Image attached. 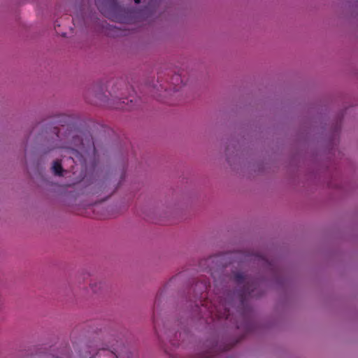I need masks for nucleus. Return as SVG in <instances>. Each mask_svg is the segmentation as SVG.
I'll return each mask as SVG.
<instances>
[{
	"mask_svg": "<svg viewBox=\"0 0 358 358\" xmlns=\"http://www.w3.org/2000/svg\"><path fill=\"white\" fill-rule=\"evenodd\" d=\"M208 287H210V282L206 278H201L195 283L193 289L196 306H201L202 308L206 309L212 317L229 320L231 303L222 299H220L218 304L212 301H209L207 294H205Z\"/></svg>",
	"mask_w": 358,
	"mask_h": 358,
	"instance_id": "1",
	"label": "nucleus"
},
{
	"mask_svg": "<svg viewBox=\"0 0 358 358\" xmlns=\"http://www.w3.org/2000/svg\"><path fill=\"white\" fill-rule=\"evenodd\" d=\"M63 149L64 157H69L75 163L84 162L85 155L88 154L91 151L92 152H95V147L92 136L83 134H73L71 145Z\"/></svg>",
	"mask_w": 358,
	"mask_h": 358,
	"instance_id": "2",
	"label": "nucleus"
},
{
	"mask_svg": "<svg viewBox=\"0 0 358 358\" xmlns=\"http://www.w3.org/2000/svg\"><path fill=\"white\" fill-rule=\"evenodd\" d=\"M233 279L238 286H241L238 294L242 304L248 296H255V289L258 286V282L256 280L248 278L240 272L234 273Z\"/></svg>",
	"mask_w": 358,
	"mask_h": 358,
	"instance_id": "3",
	"label": "nucleus"
},
{
	"mask_svg": "<svg viewBox=\"0 0 358 358\" xmlns=\"http://www.w3.org/2000/svg\"><path fill=\"white\" fill-rule=\"evenodd\" d=\"M171 86L172 89L167 90L166 87H164L162 84L159 85V87L161 90H164V94H159V96L165 97L167 94H169L170 91L173 90V92H177L180 90V84H182V80L181 78V76L179 74H175L172 76L171 79Z\"/></svg>",
	"mask_w": 358,
	"mask_h": 358,
	"instance_id": "4",
	"label": "nucleus"
},
{
	"mask_svg": "<svg viewBox=\"0 0 358 358\" xmlns=\"http://www.w3.org/2000/svg\"><path fill=\"white\" fill-rule=\"evenodd\" d=\"M108 349L115 358H132L131 353L124 345H120L117 348L110 346Z\"/></svg>",
	"mask_w": 358,
	"mask_h": 358,
	"instance_id": "5",
	"label": "nucleus"
},
{
	"mask_svg": "<svg viewBox=\"0 0 358 358\" xmlns=\"http://www.w3.org/2000/svg\"><path fill=\"white\" fill-rule=\"evenodd\" d=\"M59 120L58 121L59 123V125L62 127H66V129L69 131L70 132H72V129L73 128L74 125L71 122V118L69 116L62 115L59 117Z\"/></svg>",
	"mask_w": 358,
	"mask_h": 358,
	"instance_id": "6",
	"label": "nucleus"
},
{
	"mask_svg": "<svg viewBox=\"0 0 358 358\" xmlns=\"http://www.w3.org/2000/svg\"><path fill=\"white\" fill-rule=\"evenodd\" d=\"M115 99L120 100V102L117 103L116 106L117 108L122 109V110H129L132 108L131 106H129L127 98L121 95V96H115Z\"/></svg>",
	"mask_w": 358,
	"mask_h": 358,
	"instance_id": "7",
	"label": "nucleus"
},
{
	"mask_svg": "<svg viewBox=\"0 0 358 358\" xmlns=\"http://www.w3.org/2000/svg\"><path fill=\"white\" fill-rule=\"evenodd\" d=\"M90 288L94 293L98 294L104 288V284L100 281L91 282Z\"/></svg>",
	"mask_w": 358,
	"mask_h": 358,
	"instance_id": "8",
	"label": "nucleus"
},
{
	"mask_svg": "<svg viewBox=\"0 0 358 358\" xmlns=\"http://www.w3.org/2000/svg\"><path fill=\"white\" fill-rule=\"evenodd\" d=\"M52 170L55 175L62 176L63 168L59 161L57 160L53 162Z\"/></svg>",
	"mask_w": 358,
	"mask_h": 358,
	"instance_id": "9",
	"label": "nucleus"
},
{
	"mask_svg": "<svg viewBox=\"0 0 358 358\" xmlns=\"http://www.w3.org/2000/svg\"><path fill=\"white\" fill-rule=\"evenodd\" d=\"M217 259V256H212L209 257L208 258L206 259H203L200 262V266L201 267H203L206 264H209L210 263H213L215 262V259ZM206 268H209V270L212 271V267H210L209 265H207Z\"/></svg>",
	"mask_w": 358,
	"mask_h": 358,
	"instance_id": "10",
	"label": "nucleus"
},
{
	"mask_svg": "<svg viewBox=\"0 0 358 358\" xmlns=\"http://www.w3.org/2000/svg\"><path fill=\"white\" fill-rule=\"evenodd\" d=\"M171 334H172L171 331H169V333H166V339H169V342L173 346H178L180 345L178 341H176V338L178 337V333L175 334L174 338H171Z\"/></svg>",
	"mask_w": 358,
	"mask_h": 358,
	"instance_id": "11",
	"label": "nucleus"
},
{
	"mask_svg": "<svg viewBox=\"0 0 358 358\" xmlns=\"http://www.w3.org/2000/svg\"><path fill=\"white\" fill-rule=\"evenodd\" d=\"M61 132L60 129L58 127H55L54 128V133L56 134L57 137H59V134Z\"/></svg>",
	"mask_w": 358,
	"mask_h": 358,
	"instance_id": "12",
	"label": "nucleus"
},
{
	"mask_svg": "<svg viewBox=\"0 0 358 358\" xmlns=\"http://www.w3.org/2000/svg\"><path fill=\"white\" fill-rule=\"evenodd\" d=\"M178 336H179V337H180V338H181V337H182V336L183 337H187H187H189V334H188V333H187V332H185V331H184L183 333H182V332H179V333H178Z\"/></svg>",
	"mask_w": 358,
	"mask_h": 358,
	"instance_id": "13",
	"label": "nucleus"
},
{
	"mask_svg": "<svg viewBox=\"0 0 358 358\" xmlns=\"http://www.w3.org/2000/svg\"><path fill=\"white\" fill-rule=\"evenodd\" d=\"M154 325H155V331H156L157 334L158 335V336H159V330L157 329V324H156V322H155V320H154Z\"/></svg>",
	"mask_w": 358,
	"mask_h": 358,
	"instance_id": "14",
	"label": "nucleus"
},
{
	"mask_svg": "<svg viewBox=\"0 0 358 358\" xmlns=\"http://www.w3.org/2000/svg\"><path fill=\"white\" fill-rule=\"evenodd\" d=\"M211 275H212V277L213 278L214 281H215V284H216V286H217V281L215 280V273H213V272H211Z\"/></svg>",
	"mask_w": 358,
	"mask_h": 358,
	"instance_id": "15",
	"label": "nucleus"
},
{
	"mask_svg": "<svg viewBox=\"0 0 358 358\" xmlns=\"http://www.w3.org/2000/svg\"><path fill=\"white\" fill-rule=\"evenodd\" d=\"M96 96H97L99 99L102 100V98H101L102 97V94H97Z\"/></svg>",
	"mask_w": 358,
	"mask_h": 358,
	"instance_id": "16",
	"label": "nucleus"
},
{
	"mask_svg": "<svg viewBox=\"0 0 358 358\" xmlns=\"http://www.w3.org/2000/svg\"><path fill=\"white\" fill-rule=\"evenodd\" d=\"M141 0H134L135 3H139L141 2Z\"/></svg>",
	"mask_w": 358,
	"mask_h": 358,
	"instance_id": "17",
	"label": "nucleus"
},
{
	"mask_svg": "<svg viewBox=\"0 0 358 358\" xmlns=\"http://www.w3.org/2000/svg\"><path fill=\"white\" fill-rule=\"evenodd\" d=\"M159 336H159V337L161 338V340H163L162 335L160 333H159Z\"/></svg>",
	"mask_w": 358,
	"mask_h": 358,
	"instance_id": "18",
	"label": "nucleus"
},
{
	"mask_svg": "<svg viewBox=\"0 0 358 358\" xmlns=\"http://www.w3.org/2000/svg\"><path fill=\"white\" fill-rule=\"evenodd\" d=\"M96 6H97L98 8H99V9H100V8H99V5H98V2H96Z\"/></svg>",
	"mask_w": 358,
	"mask_h": 358,
	"instance_id": "19",
	"label": "nucleus"
}]
</instances>
